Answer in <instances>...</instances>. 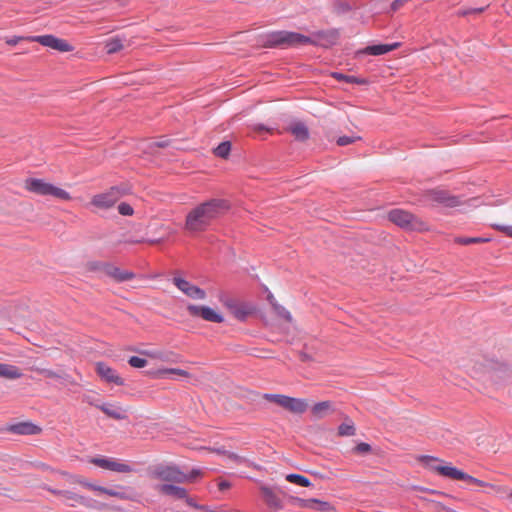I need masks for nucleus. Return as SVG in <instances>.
I'll list each match as a JSON object with an SVG mask.
<instances>
[{"label": "nucleus", "mask_w": 512, "mask_h": 512, "mask_svg": "<svg viewBox=\"0 0 512 512\" xmlns=\"http://www.w3.org/2000/svg\"><path fill=\"white\" fill-rule=\"evenodd\" d=\"M484 9L483 8H479V9H474V10H471V12H474V13H481ZM470 13V11H465L463 12V15H466Z\"/></svg>", "instance_id": "obj_58"}, {"label": "nucleus", "mask_w": 512, "mask_h": 512, "mask_svg": "<svg viewBox=\"0 0 512 512\" xmlns=\"http://www.w3.org/2000/svg\"><path fill=\"white\" fill-rule=\"evenodd\" d=\"M360 139H361V137H359V136H341L337 139V144L339 146H346V145L352 144L355 141L360 140Z\"/></svg>", "instance_id": "obj_43"}, {"label": "nucleus", "mask_w": 512, "mask_h": 512, "mask_svg": "<svg viewBox=\"0 0 512 512\" xmlns=\"http://www.w3.org/2000/svg\"><path fill=\"white\" fill-rule=\"evenodd\" d=\"M230 486H231V485H230V483H229V482H227V481H221V482L218 484L219 490H221V491H224V490H226V489L230 488Z\"/></svg>", "instance_id": "obj_54"}, {"label": "nucleus", "mask_w": 512, "mask_h": 512, "mask_svg": "<svg viewBox=\"0 0 512 512\" xmlns=\"http://www.w3.org/2000/svg\"><path fill=\"white\" fill-rule=\"evenodd\" d=\"M143 354H145L147 356H150L152 358H155V359H159L161 361H167L168 360V355L166 353H163V352H149V351H145V352H143Z\"/></svg>", "instance_id": "obj_46"}, {"label": "nucleus", "mask_w": 512, "mask_h": 512, "mask_svg": "<svg viewBox=\"0 0 512 512\" xmlns=\"http://www.w3.org/2000/svg\"><path fill=\"white\" fill-rule=\"evenodd\" d=\"M84 401L89 405L96 407L97 409H99V406L102 404L99 402V400L90 395L84 396Z\"/></svg>", "instance_id": "obj_49"}, {"label": "nucleus", "mask_w": 512, "mask_h": 512, "mask_svg": "<svg viewBox=\"0 0 512 512\" xmlns=\"http://www.w3.org/2000/svg\"><path fill=\"white\" fill-rule=\"evenodd\" d=\"M156 490L161 494L169 495L176 499H185L189 505H193L185 488L171 484H161L156 487Z\"/></svg>", "instance_id": "obj_13"}, {"label": "nucleus", "mask_w": 512, "mask_h": 512, "mask_svg": "<svg viewBox=\"0 0 512 512\" xmlns=\"http://www.w3.org/2000/svg\"><path fill=\"white\" fill-rule=\"evenodd\" d=\"M79 484L83 485L84 487L92 490V491H95V492H98V493H101V494H105V491L107 488L105 487H102V486H98V485H95V484H92V483H89V482H86L84 480H78L77 481Z\"/></svg>", "instance_id": "obj_42"}, {"label": "nucleus", "mask_w": 512, "mask_h": 512, "mask_svg": "<svg viewBox=\"0 0 512 512\" xmlns=\"http://www.w3.org/2000/svg\"><path fill=\"white\" fill-rule=\"evenodd\" d=\"M95 370L98 376L105 382L111 383L117 386L124 385V380L112 367L104 362H97L95 364Z\"/></svg>", "instance_id": "obj_12"}, {"label": "nucleus", "mask_w": 512, "mask_h": 512, "mask_svg": "<svg viewBox=\"0 0 512 512\" xmlns=\"http://www.w3.org/2000/svg\"><path fill=\"white\" fill-rule=\"evenodd\" d=\"M262 46L266 48H297L305 45H317L312 37L293 31H273L262 36Z\"/></svg>", "instance_id": "obj_2"}, {"label": "nucleus", "mask_w": 512, "mask_h": 512, "mask_svg": "<svg viewBox=\"0 0 512 512\" xmlns=\"http://www.w3.org/2000/svg\"><path fill=\"white\" fill-rule=\"evenodd\" d=\"M9 432L20 434V435H29L32 434V423L30 422H21L17 424L10 425L7 429Z\"/></svg>", "instance_id": "obj_29"}, {"label": "nucleus", "mask_w": 512, "mask_h": 512, "mask_svg": "<svg viewBox=\"0 0 512 512\" xmlns=\"http://www.w3.org/2000/svg\"><path fill=\"white\" fill-rule=\"evenodd\" d=\"M503 231L509 235V236H512V227H506L503 229Z\"/></svg>", "instance_id": "obj_59"}, {"label": "nucleus", "mask_w": 512, "mask_h": 512, "mask_svg": "<svg viewBox=\"0 0 512 512\" xmlns=\"http://www.w3.org/2000/svg\"><path fill=\"white\" fill-rule=\"evenodd\" d=\"M122 196L118 187H112L108 191L96 194L91 199V204L98 209L106 210L111 208Z\"/></svg>", "instance_id": "obj_6"}, {"label": "nucleus", "mask_w": 512, "mask_h": 512, "mask_svg": "<svg viewBox=\"0 0 512 512\" xmlns=\"http://www.w3.org/2000/svg\"><path fill=\"white\" fill-rule=\"evenodd\" d=\"M291 501L300 508H313L314 503H319L318 499H302L298 497H292Z\"/></svg>", "instance_id": "obj_37"}, {"label": "nucleus", "mask_w": 512, "mask_h": 512, "mask_svg": "<svg viewBox=\"0 0 512 512\" xmlns=\"http://www.w3.org/2000/svg\"><path fill=\"white\" fill-rule=\"evenodd\" d=\"M231 151V143L226 141L220 143L214 150L216 156L221 158H227Z\"/></svg>", "instance_id": "obj_36"}, {"label": "nucleus", "mask_w": 512, "mask_h": 512, "mask_svg": "<svg viewBox=\"0 0 512 512\" xmlns=\"http://www.w3.org/2000/svg\"><path fill=\"white\" fill-rule=\"evenodd\" d=\"M318 502L319 503H314L313 508H312L313 510L322 511V512L334 511V508L330 503L321 501L319 499H318Z\"/></svg>", "instance_id": "obj_40"}, {"label": "nucleus", "mask_w": 512, "mask_h": 512, "mask_svg": "<svg viewBox=\"0 0 512 512\" xmlns=\"http://www.w3.org/2000/svg\"><path fill=\"white\" fill-rule=\"evenodd\" d=\"M187 311L191 316L201 317L205 321L214 323H222L224 321V318L221 314L208 306L190 304L187 306Z\"/></svg>", "instance_id": "obj_9"}, {"label": "nucleus", "mask_w": 512, "mask_h": 512, "mask_svg": "<svg viewBox=\"0 0 512 512\" xmlns=\"http://www.w3.org/2000/svg\"><path fill=\"white\" fill-rule=\"evenodd\" d=\"M334 412V406L331 401L318 402L311 408V414L316 419H322Z\"/></svg>", "instance_id": "obj_17"}, {"label": "nucleus", "mask_w": 512, "mask_h": 512, "mask_svg": "<svg viewBox=\"0 0 512 512\" xmlns=\"http://www.w3.org/2000/svg\"><path fill=\"white\" fill-rule=\"evenodd\" d=\"M426 198L429 201L441 204L445 207H457L461 204V201L458 197L450 195L448 192L444 190H430L426 193Z\"/></svg>", "instance_id": "obj_10"}, {"label": "nucleus", "mask_w": 512, "mask_h": 512, "mask_svg": "<svg viewBox=\"0 0 512 512\" xmlns=\"http://www.w3.org/2000/svg\"><path fill=\"white\" fill-rule=\"evenodd\" d=\"M211 451L216 452V453H218L220 455H224L226 457H227V453L229 452V451H226V450H223V449H211Z\"/></svg>", "instance_id": "obj_55"}, {"label": "nucleus", "mask_w": 512, "mask_h": 512, "mask_svg": "<svg viewBox=\"0 0 512 512\" xmlns=\"http://www.w3.org/2000/svg\"><path fill=\"white\" fill-rule=\"evenodd\" d=\"M105 494L111 497H115L121 500L128 499L126 492L118 489L107 488Z\"/></svg>", "instance_id": "obj_41"}, {"label": "nucleus", "mask_w": 512, "mask_h": 512, "mask_svg": "<svg viewBox=\"0 0 512 512\" xmlns=\"http://www.w3.org/2000/svg\"><path fill=\"white\" fill-rule=\"evenodd\" d=\"M108 275L118 282L128 281L134 278V273L126 270H121L117 267H112L108 271Z\"/></svg>", "instance_id": "obj_27"}, {"label": "nucleus", "mask_w": 512, "mask_h": 512, "mask_svg": "<svg viewBox=\"0 0 512 512\" xmlns=\"http://www.w3.org/2000/svg\"><path fill=\"white\" fill-rule=\"evenodd\" d=\"M227 459L236 463V464H242V463H245L246 462V459L242 456H239L238 454L236 453H233V452H228L227 453Z\"/></svg>", "instance_id": "obj_47"}, {"label": "nucleus", "mask_w": 512, "mask_h": 512, "mask_svg": "<svg viewBox=\"0 0 512 512\" xmlns=\"http://www.w3.org/2000/svg\"><path fill=\"white\" fill-rule=\"evenodd\" d=\"M355 450L359 453H368L370 452L371 450V446L367 443H359L356 447H355Z\"/></svg>", "instance_id": "obj_50"}, {"label": "nucleus", "mask_w": 512, "mask_h": 512, "mask_svg": "<svg viewBox=\"0 0 512 512\" xmlns=\"http://www.w3.org/2000/svg\"><path fill=\"white\" fill-rule=\"evenodd\" d=\"M173 284L182 291L185 295L192 299L203 300L206 297V293L201 288L193 285L189 281L181 277H174Z\"/></svg>", "instance_id": "obj_11"}, {"label": "nucleus", "mask_w": 512, "mask_h": 512, "mask_svg": "<svg viewBox=\"0 0 512 512\" xmlns=\"http://www.w3.org/2000/svg\"><path fill=\"white\" fill-rule=\"evenodd\" d=\"M255 130H256V131H259V132H261V131H269V129H267V128H266L265 126H263V125H257V126H255Z\"/></svg>", "instance_id": "obj_57"}, {"label": "nucleus", "mask_w": 512, "mask_h": 512, "mask_svg": "<svg viewBox=\"0 0 512 512\" xmlns=\"http://www.w3.org/2000/svg\"><path fill=\"white\" fill-rule=\"evenodd\" d=\"M286 405L287 406H286L285 410H287L291 413H295V414H302L308 408V403L305 399L293 398V397H289V396H288Z\"/></svg>", "instance_id": "obj_21"}, {"label": "nucleus", "mask_w": 512, "mask_h": 512, "mask_svg": "<svg viewBox=\"0 0 512 512\" xmlns=\"http://www.w3.org/2000/svg\"><path fill=\"white\" fill-rule=\"evenodd\" d=\"M34 42H38L42 46L59 52H72L74 50V46L71 45L67 40L50 34L34 36Z\"/></svg>", "instance_id": "obj_7"}, {"label": "nucleus", "mask_w": 512, "mask_h": 512, "mask_svg": "<svg viewBox=\"0 0 512 512\" xmlns=\"http://www.w3.org/2000/svg\"><path fill=\"white\" fill-rule=\"evenodd\" d=\"M510 496L512 497V491H511V494H510Z\"/></svg>", "instance_id": "obj_62"}, {"label": "nucleus", "mask_w": 512, "mask_h": 512, "mask_svg": "<svg viewBox=\"0 0 512 512\" xmlns=\"http://www.w3.org/2000/svg\"><path fill=\"white\" fill-rule=\"evenodd\" d=\"M21 373L18 368L8 364L0 363V376L8 379H15L20 377Z\"/></svg>", "instance_id": "obj_30"}, {"label": "nucleus", "mask_w": 512, "mask_h": 512, "mask_svg": "<svg viewBox=\"0 0 512 512\" xmlns=\"http://www.w3.org/2000/svg\"><path fill=\"white\" fill-rule=\"evenodd\" d=\"M177 375L180 377H189V373L186 370L179 369V368H165L157 370L156 372L152 373V376L154 378H165L167 375Z\"/></svg>", "instance_id": "obj_28"}, {"label": "nucleus", "mask_w": 512, "mask_h": 512, "mask_svg": "<svg viewBox=\"0 0 512 512\" xmlns=\"http://www.w3.org/2000/svg\"><path fill=\"white\" fill-rule=\"evenodd\" d=\"M277 314L288 322L292 321L291 313L281 306H275Z\"/></svg>", "instance_id": "obj_45"}, {"label": "nucleus", "mask_w": 512, "mask_h": 512, "mask_svg": "<svg viewBox=\"0 0 512 512\" xmlns=\"http://www.w3.org/2000/svg\"><path fill=\"white\" fill-rule=\"evenodd\" d=\"M418 461L428 470L439 475L440 467L444 460L430 455H422L418 457Z\"/></svg>", "instance_id": "obj_22"}, {"label": "nucleus", "mask_w": 512, "mask_h": 512, "mask_svg": "<svg viewBox=\"0 0 512 512\" xmlns=\"http://www.w3.org/2000/svg\"><path fill=\"white\" fill-rule=\"evenodd\" d=\"M88 461L101 469L115 473L127 474L134 470L128 462L113 457L95 456L91 457Z\"/></svg>", "instance_id": "obj_4"}, {"label": "nucleus", "mask_w": 512, "mask_h": 512, "mask_svg": "<svg viewBox=\"0 0 512 512\" xmlns=\"http://www.w3.org/2000/svg\"><path fill=\"white\" fill-rule=\"evenodd\" d=\"M18 41H19V38H11V39H8L6 41V43L9 45H16L18 43Z\"/></svg>", "instance_id": "obj_56"}, {"label": "nucleus", "mask_w": 512, "mask_h": 512, "mask_svg": "<svg viewBox=\"0 0 512 512\" xmlns=\"http://www.w3.org/2000/svg\"><path fill=\"white\" fill-rule=\"evenodd\" d=\"M462 472V470L452 466L450 463L443 461L439 475L452 480H460Z\"/></svg>", "instance_id": "obj_25"}, {"label": "nucleus", "mask_w": 512, "mask_h": 512, "mask_svg": "<svg viewBox=\"0 0 512 512\" xmlns=\"http://www.w3.org/2000/svg\"><path fill=\"white\" fill-rule=\"evenodd\" d=\"M332 76L339 81H345L348 83H356V84H364L365 83V80H363V79H359L355 76L344 75V74L337 73V72L333 73Z\"/></svg>", "instance_id": "obj_38"}, {"label": "nucleus", "mask_w": 512, "mask_h": 512, "mask_svg": "<svg viewBox=\"0 0 512 512\" xmlns=\"http://www.w3.org/2000/svg\"><path fill=\"white\" fill-rule=\"evenodd\" d=\"M399 47V43L367 46L362 52L369 55H383Z\"/></svg>", "instance_id": "obj_20"}, {"label": "nucleus", "mask_w": 512, "mask_h": 512, "mask_svg": "<svg viewBox=\"0 0 512 512\" xmlns=\"http://www.w3.org/2000/svg\"><path fill=\"white\" fill-rule=\"evenodd\" d=\"M288 131L298 141H306L309 138V130L307 126L300 121H296L290 124Z\"/></svg>", "instance_id": "obj_18"}, {"label": "nucleus", "mask_w": 512, "mask_h": 512, "mask_svg": "<svg viewBox=\"0 0 512 512\" xmlns=\"http://www.w3.org/2000/svg\"><path fill=\"white\" fill-rule=\"evenodd\" d=\"M105 48L108 54H113L123 49V43L119 38H111L106 41Z\"/></svg>", "instance_id": "obj_32"}, {"label": "nucleus", "mask_w": 512, "mask_h": 512, "mask_svg": "<svg viewBox=\"0 0 512 512\" xmlns=\"http://www.w3.org/2000/svg\"><path fill=\"white\" fill-rule=\"evenodd\" d=\"M339 436H353L355 434V427L352 421L343 422L338 427Z\"/></svg>", "instance_id": "obj_35"}, {"label": "nucleus", "mask_w": 512, "mask_h": 512, "mask_svg": "<svg viewBox=\"0 0 512 512\" xmlns=\"http://www.w3.org/2000/svg\"><path fill=\"white\" fill-rule=\"evenodd\" d=\"M34 194L51 196L63 201L71 200V196L66 190L46 182L43 179H34Z\"/></svg>", "instance_id": "obj_5"}, {"label": "nucleus", "mask_w": 512, "mask_h": 512, "mask_svg": "<svg viewBox=\"0 0 512 512\" xmlns=\"http://www.w3.org/2000/svg\"><path fill=\"white\" fill-rule=\"evenodd\" d=\"M264 398L270 402L279 405L282 408H286L288 396L282 394H265Z\"/></svg>", "instance_id": "obj_34"}, {"label": "nucleus", "mask_w": 512, "mask_h": 512, "mask_svg": "<svg viewBox=\"0 0 512 512\" xmlns=\"http://www.w3.org/2000/svg\"><path fill=\"white\" fill-rule=\"evenodd\" d=\"M118 211L121 215L131 216L133 214V208L128 203H120L118 205Z\"/></svg>", "instance_id": "obj_44"}, {"label": "nucleus", "mask_w": 512, "mask_h": 512, "mask_svg": "<svg viewBox=\"0 0 512 512\" xmlns=\"http://www.w3.org/2000/svg\"><path fill=\"white\" fill-rule=\"evenodd\" d=\"M387 217L395 225L405 230L420 232L428 230L426 222L402 209H393L389 211Z\"/></svg>", "instance_id": "obj_3"}, {"label": "nucleus", "mask_w": 512, "mask_h": 512, "mask_svg": "<svg viewBox=\"0 0 512 512\" xmlns=\"http://www.w3.org/2000/svg\"><path fill=\"white\" fill-rule=\"evenodd\" d=\"M203 472L201 469H193L189 474H186V482H193L196 478L201 477Z\"/></svg>", "instance_id": "obj_48"}, {"label": "nucleus", "mask_w": 512, "mask_h": 512, "mask_svg": "<svg viewBox=\"0 0 512 512\" xmlns=\"http://www.w3.org/2000/svg\"><path fill=\"white\" fill-rule=\"evenodd\" d=\"M462 472V470L452 466L450 463L443 461L439 475L452 480H460Z\"/></svg>", "instance_id": "obj_24"}, {"label": "nucleus", "mask_w": 512, "mask_h": 512, "mask_svg": "<svg viewBox=\"0 0 512 512\" xmlns=\"http://www.w3.org/2000/svg\"><path fill=\"white\" fill-rule=\"evenodd\" d=\"M286 480L290 483H293V484H296V485H299L302 487H309L312 485L310 480L307 477L300 475V474H288V475H286Z\"/></svg>", "instance_id": "obj_31"}, {"label": "nucleus", "mask_w": 512, "mask_h": 512, "mask_svg": "<svg viewBox=\"0 0 512 512\" xmlns=\"http://www.w3.org/2000/svg\"><path fill=\"white\" fill-rule=\"evenodd\" d=\"M229 209L227 201L211 199L192 209L186 216L185 229L189 232L205 231L210 224Z\"/></svg>", "instance_id": "obj_1"}, {"label": "nucleus", "mask_w": 512, "mask_h": 512, "mask_svg": "<svg viewBox=\"0 0 512 512\" xmlns=\"http://www.w3.org/2000/svg\"><path fill=\"white\" fill-rule=\"evenodd\" d=\"M460 480H461V481H466V482L471 483V484H472L473 482H476V478H475V477H473V476H471V475H469V474L465 473L464 471L462 472V475H461V479H460Z\"/></svg>", "instance_id": "obj_51"}, {"label": "nucleus", "mask_w": 512, "mask_h": 512, "mask_svg": "<svg viewBox=\"0 0 512 512\" xmlns=\"http://www.w3.org/2000/svg\"><path fill=\"white\" fill-rule=\"evenodd\" d=\"M52 493L61 497V499L70 506H76L77 504H84L85 498L68 490H51Z\"/></svg>", "instance_id": "obj_16"}, {"label": "nucleus", "mask_w": 512, "mask_h": 512, "mask_svg": "<svg viewBox=\"0 0 512 512\" xmlns=\"http://www.w3.org/2000/svg\"><path fill=\"white\" fill-rule=\"evenodd\" d=\"M225 305L231 310V313L238 320L243 321L252 313V308L244 304H236L232 301H227Z\"/></svg>", "instance_id": "obj_19"}, {"label": "nucleus", "mask_w": 512, "mask_h": 512, "mask_svg": "<svg viewBox=\"0 0 512 512\" xmlns=\"http://www.w3.org/2000/svg\"><path fill=\"white\" fill-rule=\"evenodd\" d=\"M99 410L115 420H125L128 418L127 409L123 408L119 403H102L99 406Z\"/></svg>", "instance_id": "obj_14"}, {"label": "nucleus", "mask_w": 512, "mask_h": 512, "mask_svg": "<svg viewBox=\"0 0 512 512\" xmlns=\"http://www.w3.org/2000/svg\"><path fill=\"white\" fill-rule=\"evenodd\" d=\"M33 430H34V434L41 432V428L36 425H34Z\"/></svg>", "instance_id": "obj_60"}, {"label": "nucleus", "mask_w": 512, "mask_h": 512, "mask_svg": "<svg viewBox=\"0 0 512 512\" xmlns=\"http://www.w3.org/2000/svg\"><path fill=\"white\" fill-rule=\"evenodd\" d=\"M27 188L30 189V185L32 186V182L29 183V181H26Z\"/></svg>", "instance_id": "obj_61"}, {"label": "nucleus", "mask_w": 512, "mask_h": 512, "mask_svg": "<svg viewBox=\"0 0 512 512\" xmlns=\"http://www.w3.org/2000/svg\"><path fill=\"white\" fill-rule=\"evenodd\" d=\"M154 475L158 479L168 482L185 483L187 480L186 474L177 466L158 467L155 470Z\"/></svg>", "instance_id": "obj_8"}, {"label": "nucleus", "mask_w": 512, "mask_h": 512, "mask_svg": "<svg viewBox=\"0 0 512 512\" xmlns=\"http://www.w3.org/2000/svg\"><path fill=\"white\" fill-rule=\"evenodd\" d=\"M261 493L264 501L271 508L280 509L282 507L281 500L269 487H261Z\"/></svg>", "instance_id": "obj_26"}, {"label": "nucleus", "mask_w": 512, "mask_h": 512, "mask_svg": "<svg viewBox=\"0 0 512 512\" xmlns=\"http://www.w3.org/2000/svg\"><path fill=\"white\" fill-rule=\"evenodd\" d=\"M128 363L133 368H143L147 365V361L144 358L132 356L128 359Z\"/></svg>", "instance_id": "obj_39"}, {"label": "nucleus", "mask_w": 512, "mask_h": 512, "mask_svg": "<svg viewBox=\"0 0 512 512\" xmlns=\"http://www.w3.org/2000/svg\"><path fill=\"white\" fill-rule=\"evenodd\" d=\"M418 461L428 470L439 475L440 467L444 460L430 455H422L418 457Z\"/></svg>", "instance_id": "obj_23"}, {"label": "nucleus", "mask_w": 512, "mask_h": 512, "mask_svg": "<svg viewBox=\"0 0 512 512\" xmlns=\"http://www.w3.org/2000/svg\"><path fill=\"white\" fill-rule=\"evenodd\" d=\"M404 2H405V0H394L391 4V9L393 11H396L404 4Z\"/></svg>", "instance_id": "obj_52"}, {"label": "nucleus", "mask_w": 512, "mask_h": 512, "mask_svg": "<svg viewBox=\"0 0 512 512\" xmlns=\"http://www.w3.org/2000/svg\"><path fill=\"white\" fill-rule=\"evenodd\" d=\"M340 36L338 29H330L326 31H318L313 34V39L318 41L317 45H321L324 47H329L338 41Z\"/></svg>", "instance_id": "obj_15"}, {"label": "nucleus", "mask_w": 512, "mask_h": 512, "mask_svg": "<svg viewBox=\"0 0 512 512\" xmlns=\"http://www.w3.org/2000/svg\"><path fill=\"white\" fill-rule=\"evenodd\" d=\"M488 238L482 237H457L455 238V243L460 245H470V244H481L488 242Z\"/></svg>", "instance_id": "obj_33"}, {"label": "nucleus", "mask_w": 512, "mask_h": 512, "mask_svg": "<svg viewBox=\"0 0 512 512\" xmlns=\"http://www.w3.org/2000/svg\"><path fill=\"white\" fill-rule=\"evenodd\" d=\"M472 484H475V485H478L480 487H490V488H494L495 486L490 484V483H487V482H484L480 479H477L476 478V482H473Z\"/></svg>", "instance_id": "obj_53"}]
</instances>
